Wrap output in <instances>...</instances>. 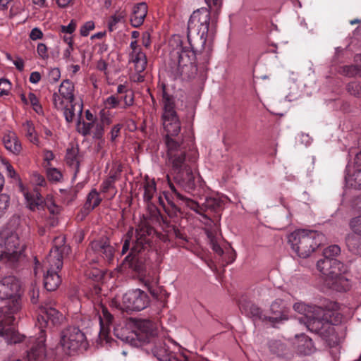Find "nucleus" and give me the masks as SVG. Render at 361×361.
<instances>
[{
    "label": "nucleus",
    "mask_w": 361,
    "mask_h": 361,
    "mask_svg": "<svg viewBox=\"0 0 361 361\" xmlns=\"http://www.w3.org/2000/svg\"><path fill=\"white\" fill-rule=\"evenodd\" d=\"M87 252L88 253L93 252L102 257L106 261L111 262L114 259L115 250L110 245L109 240L107 238H104L92 241L87 248Z\"/></svg>",
    "instance_id": "nucleus-18"
},
{
    "label": "nucleus",
    "mask_w": 361,
    "mask_h": 361,
    "mask_svg": "<svg viewBox=\"0 0 361 361\" xmlns=\"http://www.w3.org/2000/svg\"><path fill=\"white\" fill-rule=\"evenodd\" d=\"M102 202L99 193L96 189H92L87 195L86 202L83 206V209L87 213L93 210L95 207L99 205Z\"/></svg>",
    "instance_id": "nucleus-28"
},
{
    "label": "nucleus",
    "mask_w": 361,
    "mask_h": 361,
    "mask_svg": "<svg viewBox=\"0 0 361 361\" xmlns=\"http://www.w3.org/2000/svg\"><path fill=\"white\" fill-rule=\"evenodd\" d=\"M19 190L23 193L27 207L30 210L41 209L47 208L49 212L54 215L60 212V208L57 206L51 196H47L44 199L40 194L37 188L29 191L21 183L18 185Z\"/></svg>",
    "instance_id": "nucleus-15"
},
{
    "label": "nucleus",
    "mask_w": 361,
    "mask_h": 361,
    "mask_svg": "<svg viewBox=\"0 0 361 361\" xmlns=\"http://www.w3.org/2000/svg\"><path fill=\"white\" fill-rule=\"evenodd\" d=\"M124 17L123 13L115 14L111 16L109 22V29L110 31H113L115 29L116 25L120 22Z\"/></svg>",
    "instance_id": "nucleus-53"
},
{
    "label": "nucleus",
    "mask_w": 361,
    "mask_h": 361,
    "mask_svg": "<svg viewBox=\"0 0 361 361\" xmlns=\"http://www.w3.org/2000/svg\"><path fill=\"white\" fill-rule=\"evenodd\" d=\"M13 63L16 66V68L20 71H22L24 68V62L23 60L20 58H17L15 61H13Z\"/></svg>",
    "instance_id": "nucleus-64"
},
{
    "label": "nucleus",
    "mask_w": 361,
    "mask_h": 361,
    "mask_svg": "<svg viewBox=\"0 0 361 361\" xmlns=\"http://www.w3.org/2000/svg\"><path fill=\"white\" fill-rule=\"evenodd\" d=\"M41 80V74L37 71L31 73L29 80L31 83L37 84Z\"/></svg>",
    "instance_id": "nucleus-63"
},
{
    "label": "nucleus",
    "mask_w": 361,
    "mask_h": 361,
    "mask_svg": "<svg viewBox=\"0 0 361 361\" xmlns=\"http://www.w3.org/2000/svg\"><path fill=\"white\" fill-rule=\"evenodd\" d=\"M338 73L346 77L361 76V68L359 63H355L352 65L343 66L339 68Z\"/></svg>",
    "instance_id": "nucleus-33"
},
{
    "label": "nucleus",
    "mask_w": 361,
    "mask_h": 361,
    "mask_svg": "<svg viewBox=\"0 0 361 361\" xmlns=\"http://www.w3.org/2000/svg\"><path fill=\"white\" fill-rule=\"evenodd\" d=\"M350 227L355 234L361 236V215L350 220Z\"/></svg>",
    "instance_id": "nucleus-45"
},
{
    "label": "nucleus",
    "mask_w": 361,
    "mask_h": 361,
    "mask_svg": "<svg viewBox=\"0 0 361 361\" xmlns=\"http://www.w3.org/2000/svg\"><path fill=\"white\" fill-rule=\"evenodd\" d=\"M43 158L44 161L47 163V166L49 167L51 166L50 161L55 158V155L51 151L44 149L43 152Z\"/></svg>",
    "instance_id": "nucleus-59"
},
{
    "label": "nucleus",
    "mask_w": 361,
    "mask_h": 361,
    "mask_svg": "<svg viewBox=\"0 0 361 361\" xmlns=\"http://www.w3.org/2000/svg\"><path fill=\"white\" fill-rule=\"evenodd\" d=\"M122 127L123 125L120 123L116 124L112 127L109 133L110 140L111 142H115L116 138L120 135Z\"/></svg>",
    "instance_id": "nucleus-52"
},
{
    "label": "nucleus",
    "mask_w": 361,
    "mask_h": 361,
    "mask_svg": "<svg viewBox=\"0 0 361 361\" xmlns=\"http://www.w3.org/2000/svg\"><path fill=\"white\" fill-rule=\"evenodd\" d=\"M42 32L39 29L35 27L31 30L30 34V37L32 39L36 40V39L42 38Z\"/></svg>",
    "instance_id": "nucleus-61"
},
{
    "label": "nucleus",
    "mask_w": 361,
    "mask_h": 361,
    "mask_svg": "<svg viewBox=\"0 0 361 361\" xmlns=\"http://www.w3.org/2000/svg\"><path fill=\"white\" fill-rule=\"evenodd\" d=\"M26 137L35 145H39V139L36 133L34 124L30 121H27L23 124Z\"/></svg>",
    "instance_id": "nucleus-30"
},
{
    "label": "nucleus",
    "mask_w": 361,
    "mask_h": 361,
    "mask_svg": "<svg viewBox=\"0 0 361 361\" xmlns=\"http://www.w3.org/2000/svg\"><path fill=\"white\" fill-rule=\"evenodd\" d=\"M185 37L179 35H174L169 41V45H183L185 44Z\"/></svg>",
    "instance_id": "nucleus-56"
},
{
    "label": "nucleus",
    "mask_w": 361,
    "mask_h": 361,
    "mask_svg": "<svg viewBox=\"0 0 361 361\" xmlns=\"http://www.w3.org/2000/svg\"><path fill=\"white\" fill-rule=\"evenodd\" d=\"M76 26L75 20H72L68 25H61L60 27V32L61 34H72L75 30Z\"/></svg>",
    "instance_id": "nucleus-50"
},
{
    "label": "nucleus",
    "mask_w": 361,
    "mask_h": 361,
    "mask_svg": "<svg viewBox=\"0 0 361 361\" xmlns=\"http://www.w3.org/2000/svg\"><path fill=\"white\" fill-rule=\"evenodd\" d=\"M167 181L171 191V196L172 200L167 195H165V197L169 204L173 209L180 212L182 208H188L213 221L220 220L224 207V202L221 198L210 197L206 198L203 203H200L182 194L171 182L169 175L167 176Z\"/></svg>",
    "instance_id": "nucleus-4"
},
{
    "label": "nucleus",
    "mask_w": 361,
    "mask_h": 361,
    "mask_svg": "<svg viewBox=\"0 0 361 361\" xmlns=\"http://www.w3.org/2000/svg\"><path fill=\"white\" fill-rule=\"evenodd\" d=\"M132 92L128 87L125 85V84H120L118 87H117V90H116V94L115 95H118V94H123L125 93H130Z\"/></svg>",
    "instance_id": "nucleus-62"
},
{
    "label": "nucleus",
    "mask_w": 361,
    "mask_h": 361,
    "mask_svg": "<svg viewBox=\"0 0 361 361\" xmlns=\"http://www.w3.org/2000/svg\"><path fill=\"white\" fill-rule=\"evenodd\" d=\"M347 90L350 94L361 97V83L357 82H350L347 86Z\"/></svg>",
    "instance_id": "nucleus-43"
},
{
    "label": "nucleus",
    "mask_w": 361,
    "mask_h": 361,
    "mask_svg": "<svg viewBox=\"0 0 361 361\" xmlns=\"http://www.w3.org/2000/svg\"><path fill=\"white\" fill-rule=\"evenodd\" d=\"M123 171V166L121 164H114L109 171V176H108L111 180L116 183L120 180L121 173Z\"/></svg>",
    "instance_id": "nucleus-38"
},
{
    "label": "nucleus",
    "mask_w": 361,
    "mask_h": 361,
    "mask_svg": "<svg viewBox=\"0 0 361 361\" xmlns=\"http://www.w3.org/2000/svg\"><path fill=\"white\" fill-rule=\"evenodd\" d=\"M298 352L302 355H307L314 352V345L311 338L305 334L298 337Z\"/></svg>",
    "instance_id": "nucleus-29"
},
{
    "label": "nucleus",
    "mask_w": 361,
    "mask_h": 361,
    "mask_svg": "<svg viewBox=\"0 0 361 361\" xmlns=\"http://www.w3.org/2000/svg\"><path fill=\"white\" fill-rule=\"evenodd\" d=\"M52 101L54 107L59 111L66 109V106H69L71 102H74V101L71 99H66L58 92L53 94Z\"/></svg>",
    "instance_id": "nucleus-35"
},
{
    "label": "nucleus",
    "mask_w": 361,
    "mask_h": 361,
    "mask_svg": "<svg viewBox=\"0 0 361 361\" xmlns=\"http://www.w3.org/2000/svg\"><path fill=\"white\" fill-rule=\"evenodd\" d=\"M118 97L120 99V104L123 101L124 104L121 106L123 109H127L134 104V94L133 92L118 94Z\"/></svg>",
    "instance_id": "nucleus-39"
},
{
    "label": "nucleus",
    "mask_w": 361,
    "mask_h": 361,
    "mask_svg": "<svg viewBox=\"0 0 361 361\" xmlns=\"http://www.w3.org/2000/svg\"><path fill=\"white\" fill-rule=\"evenodd\" d=\"M133 50L130 54V61L134 64V69L136 73H142L147 66V56L145 53L142 51L140 47H131Z\"/></svg>",
    "instance_id": "nucleus-23"
},
{
    "label": "nucleus",
    "mask_w": 361,
    "mask_h": 361,
    "mask_svg": "<svg viewBox=\"0 0 361 361\" xmlns=\"http://www.w3.org/2000/svg\"><path fill=\"white\" fill-rule=\"evenodd\" d=\"M92 133L93 138L104 142L103 137L104 133V128L102 126V124H99V123H95Z\"/></svg>",
    "instance_id": "nucleus-46"
},
{
    "label": "nucleus",
    "mask_w": 361,
    "mask_h": 361,
    "mask_svg": "<svg viewBox=\"0 0 361 361\" xmlns=\"http://www.w3.org/2000/svg\"><path fill=\"white\" fill-rule=\"evenodd\" d=\"M47 176L50 181L59 182L63 178L61 172L56 168L48 167Z\"/></svg>",
    "instance_id": "nucleus-37"
},
{
    "label": "nucleus",
    "mask_w": 361,
    "mask_h": 361,
    "mask_svg": "<svg viewBox=\"0 0 361 361\" xmlns=\"http://www.w3.org/2000/svg\"><path fill=\"white\" fill-rule=\"evenodd\" d=\"M293 309L302 315L299 319L300 322L310 331L320 336L330 348L338 344L339 338L334 326L341 320V317L337 312V302H331L323 308L299 302L294 304Z\"/></svg>",
    "instance_id": "nucleus-3"
},
{
    "label": "nucleus",
    "mask_w": 361,
    "mask_h": 361,
    "mask_svg": "<svg viewBox=\"0 0 361 361\" xmlns=\"http://www.w3.org/2000/svg\"><path fill=\"white\" fill-rule=\"evenodd\" d=\"M104 105L106 109H116L120 106V99L118 95H111L104 101Z\"/></svg>",
    "instance_id": "nucleus-42"
},
{
    "label": "nucleus",
    "mask_w": 361,
    "mask_h": 361,
    "mask_svg": "<svg viewBox=\"0 0 361 361\" xmlns=\"http://www.w3.org/2000/svg\"><path fill=\"white\" fill-rule=\"evenodd\" d=\"M209 8L214 12L220 9L223 0H204Z\"/></svg>",
    "instance_id": "nucleus-54"
},
{
    "label": "nucleus",
    "mask_w": 361,
    "mask_h": 361,
    "mask_svg": "<svg viewBox=\"0 0 361 361\" xmlns=\"http://www.w3.org/2000/svg\"><path fill=\"white\" fill-rule=\"evenodd\" d=\"M150 299L148 295L140 289L130 290L126 292L122 298V303L116 300L111 301V305L126 311H141L149 304Z\"/></svg>",
    "instance_id": "nucleus-16"
},
{
    "label": "nucleus",
    "mask_w": 361,
    "mask_h": 361,
    "mask_svg": "<svg viewBox=\"0 0 361 361\" xmlns=\"http://www.w3.org/2000/svg\"><path fill=\"white\" fill-rule=\"evenodd\" d=\"M28 99L33 110L40 114L42 113V107L39 104V99L34 93H30L28 94Z\"/></svg>",
    "instance_id": "nucleus-44"
},
{
    "label": "nucleus",
    "mask_w": 361,
    "mask_h": 361,
    "mask_svg": "<svg viewBox=\"0 0 361 361\" xmlns=\"http://www.w3.org/2000/svg\"><path fill=\"white\" fill-rule=\"evenodd\" d=\"M271 311L274 314V317H279V322L283 319L281 308L280 307V301L276 300L271 305Z\"/></svg>",
    "instance_id": "nucleus-49"
},
{
    "label": "nucleus",
    "mask_w": 361,
    "mask_h": 361,
    "mask_svg": "<svg viewBox=\"0 0 361 361\" xmlns=\"http://www.w3.org/2000/svg\"><path fill=\"white\" fill-rule=\"evenodd\" d=\"M238 306L241 313L251 318L254 322L260 321L271 324L279 322V317L267 316L262 310L246 295H243L239 299Z\"/></svg>",
    "instance_id": "nucleus-17"
},
{
    "label": "nucleus",
    "mask_w": 361,
    "mask_h": 361,
    "mask_svg": "<svg viewBox=\"0 0 361 361\" xmlns=\"http://www.w3.org/2000/svg\"><path fill=\"white\" fill-rule=\"evenodd\" d=\"M98 312L100 324L99 337L102 339L107 341L110 333L111 326L113 323L114 317L109 312L107 307L102 304L99 305Z\"/></svg>",
    "instance_id": "nucleus-19"
},
{
    "label": "nucleus",
    "mask_w": 361,
    "mask_h": 361,
    "mask_svg": "<svg viewBox=\"0 0 361 361\" xmlns=\"http://www.w3.org/2000/svg\"><path fill=\"white\" fill-rule=\"evenodd\" d=\"M79 149L78 147H71L67 149L66 154V162L68 166L75 171V173H78L80 169Z\"/></svg>",
    "instance_id": "nucleus-26"
},
{
    "label": "nucleus",
    "mask_w": 361,
    "mask_h": 361,
    "mask_svg": "<svg viewBox=\"0 0 361 361\" xmlns=\"http://www.w3.org/2000/svg\"><path fill=\"white\" fill-rule=\"evenodd\" d=\"M208 237L209 238L210 240V245L212 250L218 255L223 257V255H224V251L221 248V247L218 244L214 236H212L211 235H209Z\"/></svg>",
    "instance_id": "nucleus-48"
},
{
    "label": "nucleus",
    "mask_w": 361,
    "mask_h": 361,
    "mask_svg": "<svg viewBox=\"0 0 361 361\" xmlns=\"http://www.w3.org/2000/svg\"><path fill=\"white\" fill-rule=\"evenodd\" d=\"M25 245L18 234L5 228L0 232V262L11 267H15L24 257Z\"/></svg>",
    "instance_id": "nucleus-10"
},
{
    "label": "nucleus",
    "mask_w": 361,
    "mask_h": 361,
    "mask_svg": "<svg viewBox=\"0 0 361 361\" xmlns=\"http://www.w3.org/2000/svg\"><path fill=\"white\" fill-rule=\"evenodd\" d=\"M20 290V281L13 276L0 281V300H7L6 305L1 307V314L4 316L8 324H14L13 314L21 307Z\"/></svg>",
    "instance_id": "nucleus-8"
},
{
    "label": "nucleus",
    "mask_w": 361,
    "mask_h": 361,
    "mask_svg": "<svg viewBox=\"0 0 361 361\" xmlns=\"http://www.w3.org/2000/svg\"><path fill=\"white\" fill-rule=\"evenodd\" d=\"M101 122L99 124H102L104 127L105 125L109 126L112 123L111 117L108 115L104 110L100 111Z\"/></svg>",
    "instance_id": "nucleus-57"
},
{
    "label": "nucleus",
    "mask_w": 361,
    "mask_h": 361,
    "mask_svg": "<svg viewBox=\"0 0 361 361\" xmlns=\"http://www.w3.org/2000/svg\"><path fill=\"white\" fill-rule=\"evenodd\" d=\"M75 106V104H74V102H71L69 104V106H66V109L61 110V111H63V114L65 117V119L68 123L72 122L74 118Z\"/></svg>",
    "instance_id": "nucleus-40"
},
{
    "label": "nucleus",
    "mask_w": 361,
    "mask_h": 361,
    "mask_svg": "<svg viewBox=\"0 0 361 361\" xmlns=\"http://www.w3.org/2000/svg\"><path fill=\"white\" fill-rule=\"evenodd\" d=\"M94 23L92 20L86 22L80 30V35L82 36H87L90 31L94 29Z\"/></svg>",
    "instance_id": "nucleus-51"
},
{
    "label": "nucleus",
    "mask_w": 361,
    "mask_h": 361,
    "mask_svg": "<svg viewBox=\"0 0 361 361\" xmlns=\"http://www.w3.org/2000/svg\"><path fill=\"white\" fill-rule=\"evenodd\" d=\"M59 345L68 355H72L80 350H85L87 345L85 334L75 326H69L61 333Z\"/></svg>",
    "instance_id": "nucleus-12"
},
{
    "label": "nucleus",
    "mask_w": 361,
    "mask_h": 361,
    "mask_svg": "<svg viewBox=\"0 0 361 361\" xmlns=\"http://www.w3.org/2000/svg\"><path fill=\"white\" fill-rule=\"evenodd\" d=\"M148 11L147 6L144 2L135 4L130 15V23L132 26L137 27L143 24Z\"/></svg>",
    "instance_id": "nucleus-22"
},
{
    "label": "nucleus",
    "mask_w": 361,
    "mask_h": 361,
    "mask_svg": "<svg viewBox=\"0 0 361 361\" xmlns=\"http://www.w3.org/2000/svg\"><path fill=\"white\" fill-rule=\"evenodd\" d=\"M210 25V11L206 8H201L194 11L191 15L188 26L187 41L192 45L191 35L196 34L200 39L198 42L201 45H205L207 40L209 28Z\"/></svg>",
    "instance_id": "nucleus-11"
},
{
    "label": "nucleus",
    "mask_w": 361,
    "mask_h": 361,
    "mask_svg": "<svg viewBox=\"0 0 361 361\" xmlns=\"http://www.w3.org/2000/svg\"><path fill=\"white\" fill-rule=\"evenodd\" d=\"M355 170L353 174L348 172L345 177L346 185L355 189L361 190V150L355 154ZM347 171L349 170L347 169Z\"/></svg>",
    "instance_id": "nucleus-21"
},
{
    "label": "nucleus",
    "mask_w": 361,
    "mask_h": 361,
    "mask_svg": "<svg viewBox=\"0 0 361 361\" xmlns=\"http://www.w3.org/2000/svg\"><path fill=\"white\" fill-rule=\"evenodd\" d=\"M144 201L150 203L154 194L157 192L156 183L154 179L147 178L144 182Z\"/></svg>",
    "instance_id": "nucleus-31"
},
{
    "label": "nucleus",
    "mask_w": 361,
    "mask_h": 361,
    "mask_svg": "<svg viewBox=\"0 0 361 361\" xmlns=\"http://www.w3.org/2000/svg\"><path fill=\"white\" fill-rule=\"evenodd\" d=\"M62 319V314L51 304L42 306L37 316V326L39 329V335L30 350L27 352V361H35L45 356V331L44 328L59 324Z\"/></svg>",
    "instance_id": "nucleus-6"
},
{
    "label": "nucleus",
    "mask_w": 361,
    "mask_h": 361,
    "mask_svg": "<svg viewBox=\"0 0 361 361\" xmlns=\"http://www.w3.org/2000/svg\"><path fill=\"white\" fill-rule=\"evenodd\" d=\"M340 252L341 248L338 245L329 246L324 250V259L317 262V267L324 276L326 286L336 291L345 292L349 289V282L342 275L345 269L344 264L335 258Z\"/></svg>",
    "instance_id": "nucleus-5"
},
{
    "label": "nucleus",
    "mask_w": 361,
    "mask_h": 361,
    "mask_svg": "<svg viewBox=\"0 0 361 361\" xmlns=\"http://www.w3.org/2000/svg\"><path fill=\"white\" fill-rule=\"evenodd\" d=\"M236 253L235 250H231L228 251V252L224 255H223L222 259L223 261L226 263V264H229L233 262L235 259Z\"/></svg>",
    "instance_id": "nucleus-55"
},
{
    "label": "nucleus",
    "mask_w": 361,
    "mask_h": 361,
    "mask_svg": "<svg viewBox=\"0 0 361 361\" xmlns=\"http://www.w3.org/2000/svg\"><path fill=\"white\" fill-rule=\"evenodd\" d=\"M9 197L6 194L0 195V217L5 213L9 205Z\"/></svg>",
    "instance_id": "nucleus-47"
},
{
    "label": "nucleus",
    "mask_w": 361,
    "mask_h": 361,
    "mask_svg": "<svg viewBox=\"0 0 361 361\" xmlns=\"http://www.w3.org/2000/svg\"><path fill=\"white\" fill-rule=\"evenodd\" d=\"M134 331L138 339L148 342L156 334L154 323L147 319L137 321Z\"/></svg>",
    "instance_id": "nucleus-20"
},
{
    "label": "nucleus",
    "mask_w": 361,
    "mask_h": 361,
    "mask_svg": "<svg viewBox=\"0 0 361 361\" xmlns=\"http://www.w3.org/2000/svg\"><path fill=\"white\" fill-rule=\"evenodd\" d=\"M163 231L164 233H158L147 221H142L135 229L134 239H131L133 233H127L121 250L122 255L130 251L124 258L123 265L137 274L155 298L159 295L158 281L154 279L150 280L146 276V272L151 264V255L155 254L157 241L160 240L171 246L182 245L188 242L185 232L176 225L164 221Z\"/></svg>",
    "instance_id": "nucleus-2"
},
{
    "label": "nucleus",
    "mask_w": 361,
    "mask_h": 361,
    "mask_svg": "<svg viewBox=\"0 0 361 361\" xmlns=\"http://www.w3.org/2000/svg\"><path fill=\"white\" fill-rule=\"evenodd\" d=\"M325 239L320 232L302 229L292 233L288 237V243L298 257L307 258L324 243Z\"/></svg>",
    "instance_id": "nucleus-9"
},
{
    "label": "nucleus",
    "mask_w": 361,
    "mask_h": 361,
    "mask_svg": "<svg viewBox=\"0 0 361 361\" xmlns=\"http://www.w3.org/2000/svg\"><path fill=\"white\" fill-rule=\"evenodd\" d=\"M200 49H195L193 47L192 51L195 52V58L194 61L199 64H205L209 63L210 59L211 51L209 49H204V47H199Z\"/></svg>",
    "instance_id": "nucleus-34"
},
{
    "label": "nucleus",
    "mask_w": 361,
    "mask_h": 361,
    "mask_svg": "<svg viewBox=\"0 0 361 361\" xmlns=\"http://www.w3.org/2000/svg\"><path fill=\"white\" fill-rule=\"evenodd\" d=\"M5 148L15 155H18L22 150V145L14 133L5 135L3 137Z\"/></svg>",
    "instance_id": "nucleus-25"
},
{
    "label": "nucleus",
    "mask_w": 361,
    "mask_h": 361,
    "mask_svg": "<svg viewBox=\"0 0 361 361\" xmlns=\"http://www.w3.org/2000/svg\"><path fill=\"white\" fill-rule=\"evenodd\" d=\"M176 348L169 339L157 340L153 353L160 361H205L203 358L191 353H177L172 348Z\"/></svg>",
    "instance_id": "nucleus-13"
},
{
    "label": "nucleus",
    "mask_w": 361,
    "mask_h": 361,
    "mask_svg": "<svg viewBox=\"0 0 361 361\" xmlns=\"http://www.w3.org/2000/svg\"><path fill=\"white\" fill-rule=\"evenodd\" d=\"M193 47H177L178 63L175 78L183 80H190L197 74V67L194 61L195 58Z\"/></svg>",
    "instance_id": "nucleus-14"
},
{
    "label": "nucleus",
    "mask_w": 361,
    "mask_h": 361,
    "mask_svg": "<svg viewBox=\"0 0 361 361\" xmlns=\"http://www.w3.org/2000/svg\"><path fill=\"white\" fill-rule=\"evenodd\" d=\"M101 192L103 193L108 192L110 190H114V193L112 197L116 195L117 190L116 189L115 183L111 180L109 177L105 179L100 186Z\"/></svg>",
    "instance_id": "nucleus-41"
},
{
    "label": "nucleus",
    "mask_w": 361,
    "mask_h": 361,
    "mask_svg": "<svg viewBox=\"0 0 361 361\" xmlns=\"http://www.w3.org/2000/svg\"><path fill=\"white\" fill-rule=\"evenodd\" d=\"M349 233L345 237V243L350 252L355 255H361V236Z\"/></svg>",
    "instance_id": "nucleus-27"
},
{
    "label": "nucleus",
    "mask_w": 361,
    "mask_h": 361,
    "mask_svg": "<svg viewBox=\"0 0 361 361\" xmlns=\"http://www.w3.org/2000/svg\"><path fill=\"white\" fill-rule=\"evenodd\" d=\"M13 324H8L4 316L0 315V335L9 337L11 343H19L22 341L16 331Z\"/></svg>",
    "instance_id": "nucleus-24"
},
{
    "label": "nucleus",
    "mask_w": 361,
    "mask_h": 361,
    "mask_svg": "<svg viewBox=\"0 0 361 361\" xmlns=\"http://www.w3.org/2000/svg\"><path fill=\"white\" fill-rule=\"evenodd\" d=\"M53 243V247L43 262V267L47 269L44 276V286L47 291L56 290L61 283L58 272L63 267V253L66 249L63 236L56 237Z\"/></svg>",
    "instance_id": "nucleus-7"
},
{
    "label": "nucleus",
    "mask_w": 361,
    "mask_h": 361,
    "mask_svg": "<svg viewBox=\"0 0 361 361\" xmlns=\"http://www.w3.org/2000/svg\"><path fill=\"white\" fill-rule=\"evenodd\" d=\"M37 54L42 59H47L49 57L47 47H37Z\"/></svg>",
    "instance_id": "nucleus-60"
},
{
    "label": "nucleus",
    "mask_w": 361,
    "mask_h": 361,
    "mask_svg": "<svg viewBox=\"0 0 361 361\" xmlns=\"http://www.w3.org/2000/svg\"><path fill=\"white\" fill-rule=\"evenodd\" d=\"M159 87L162 104L161 121L166 133L164 142L171 175L178 187L192 193L197 182L193 171L197 152L192 140H185L180 135V121L175 109L173 96L168 92L165 83L159 85Z\"/></svg>",
    "instance_id": "nucleus-1"
},
{
    "label": "nucleus",
    "mask_w": 361,
    "mask_h": 361,
    "mask_svg": "<svg viewBox=\"0 0 361 361\" xmlns=\"http://www.w3.org/2000/svg\"><path fill=\"white\" fill-rule=\"evenodd\" d=\"M29 295L32 303L36 304L39 301V290L38 288L32 287L29 291Z\"/></svg>",
    "instance_id": "nucleus-58"
},
{
    "label": "nucleus",
    "mask_w": 361,
    "mask_h": 361,
    "mask_svg": "<svg viewBox=\"0 0 361 361\" xmlns=\"http://www.w3.org/2000/svg\"><path fill=\"white\" fill-rule=\"evenodd\" d=\"M74 85L69 80L63 81L59 88V94L66 99L75 100Z\"/></svg>",
    "instance_id": "nucleus-32"
},
{
    "label": "nucleus",
    "mask_w": 361,
    "mask_h": 361,
    "mask_svg": "<svg viewBox=\"0 0 361 361\" xmlns=\"http://www.w3.org/2000/svg\"><path fill=\"white\" fill-rule=\"evenodd\" d=\"M94 122H85L79 121L77 124L78 132L83 136H87L91 134L92 130L94 126Z\"/></svg>",
    "instance_id": "nucleus-36"
}]
</instances>
